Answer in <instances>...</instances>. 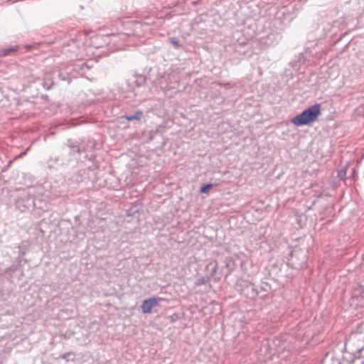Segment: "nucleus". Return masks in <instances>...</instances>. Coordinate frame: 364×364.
Here are the masks:
<instances>
[{"mask_svg":"<svg viewBox=\"0 0 364 364\" xmlns=\"http://www.w3.org/2000/svg\"><path fill=\"white\" fill-rule=\"evenodd\" d=\"M169 41L171 43V44H173L176 48L181 47L179 42L175 38H170Z\"/></svg>","mask_w":364,"mask_h":364,"instance_id":"nucleus-5","label":"nucleus"},{"mask_svg":"<svg viewBox=\"0 0 364 364\" xmlns=\"http://www.w3.org/2000/svg\"><path fill=\"white\" fill-rule=\"evenodd\" d=\"M345 176H346V171H344V170H341V171H338V176H339L341 179H344Z\"/></svg>","mask_w":364,"mask_h":364,"instance_id":"nucleus-7","label":"nucleus"},{"mask_svg":"<svg viewBox=\"0 0 364 364\" xmlns=\"http://www.w3.org/2000/svg\"><path fill=\"white\" fill-rule=\"evenodd\" d=\"M159 300H162V299H157L156 298H150L145 299L141 305V310L143 313H150L152 309L158 305Z\"/></svg>","mask_w":364,"mask_h":364,"instance_id":"nucleus-2","label":"nucleus"},{"mask_svg":"<svg viewBox=\"0 0 364 364\" xmlns=\"http://www.w3.org/2000/svg\"><path fill=\"white\" fill-rule=\"evenodd\" d=\"M142 115H143L142 112L138 111L135 113V114L132 115V116H127L125 118L128 121L139 120V119H141Z\"/></svg>","mask_w":364,"mask_h":364,"instance_id":"nucleus-3","label":"nucleus"},{"mask_svg":"<svg viewBox=\"0 0 364 364\" xmlns=\"http://www.w3.org/2000/svg\"><path fill=\"white\" fill-rule=\"evenodd\" d=\"M212 186V184H205L200 188V192L203 193H208Z\"/></svg>","mask_w":364,"mask_h":364,"instance_id":"nucleus-4","label":"nucleus"},{"mask_svg":"<svg viewBox=\"0 0 364 364\" xmlns=\"http://www.w3.org/2000/svg\"><path fill=\"white\" fill-rule=\"evenodd\" d=\"M16 49H15V48H9V49H5V50H4V55H9V54L10 53V52H14V51H16Z\"/></svg>","mask_w":364,"mask_h":364,"instance_id":"nucleus-6","label":"nucleus"},{"mask_svg":"<svg viewBox=\"0 0 364 364\" xmlns=\"http://www.w3.org/2000/svg\"><path fill=\"white\" fill-rule=\"evenodd\" d=\"M318 117V105H316L304 110L300 114L291 119L295 126L309 125L315 122Z\"/></svg>","mask_w":364,"mask_h":364,"instance_id":"nucleus-1","label":"nucleus"}]
</instances>
